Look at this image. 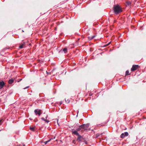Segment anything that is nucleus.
<instances>
[{"mask_svg":"<svg viewBox=\"0 0 146 146\" xmlns=\"http://www.w3.org/2000/svg\"><path fill=\"white\" fill-rule=\"evenodd\" d=\"M64 51L65 53H67V49L66 48H65L63 49L62 50H61L60 52Z\"/></svg>","mask_w":146,"mask_h":146,"instance_id":"nucleus-8","label":"nucleus"},{"mask_svg":"<svg viewBox=\"0 0 146 146\" xmlns=\"http://www.w3.org/2000/svg\"><path fill=\"white\" fill-rule=\"evenodd\" d=\"M29 88V87H26V88H24V89H26V88Z\"/></svg>","mask_w":146,"mask_h":146,"instance_id":"nucleus-20","label":"nucleus"},{"mask_svg":"<svg viewBox=\"0 0 146 146\" xmlns=\"http://www.w3.org/2000/svg\"><path fill=\"white\" fill-rule=\"evenodd\" d=\"M139 66L138 65H133L132 66V68H131V71H134L137 70Z\"/></svg>","mask_w":146,"mask_h":146,"instance_id":"nucleus-4","label":"nucleus"},{"mask_svg":"<svg viewBox=\"0 0 146 146\" xmlns=\"http://www.w3.org/2000/svg\"><path fill=\"white\" fill-rule=\"evenodd\" d=\"M85 142L86 143V141Z\"/></svg>","mask_w":146,"mask_h":146,"instance_id":"nucleus-24","label":"nucleus"},{"mask_svg":"<svg viewBox=\"0 0 146 146\" xmlns=\"http://www.w3.org/2000/svg\"><path fill=\"white\" fill-rule=\"evenodd\" d=\"M111 43V42H109L108 44H106V45H108L110 44Z\"/></svg>","mask_w":146,"mask_h":146,"instance_id":"nucleus-19","label":"nucleus"},{"mask_svg":"<svg viewBox=\"0 0 146 146\" xmlns=\"http://www.w3.org/2000/svg\"><path fill=\"white\" fill-rule=\"evenodd\" d=\"M41 119L42 120H43L45 121H46V122L47 123H48L49 122V121L47 119H46L43 117H42Z\"/></svg>","mask_w":146,"mask_h":146,"instance_id":"nucleus-12","label":"nucleus"},{"mask_svg":"<svg viewBox=\"0 0 146 146\" xmlns=\"http://www.w3.org/2000/svg\"><path fill=\"white\" fill-rule=\"evenodd\" d=\"M47 116L46 117V118H47Z\"/></svg>","mask_w":146,"mask_h":146,"instance_id":"nucleus-22","label":"nucleus"},{"mask_svg":"<svg viewBox=\"0 0 146 146\" xmlns=\"http://www.w3.org/2000/svg\"><path fill=\"white\" fill-rule=\"evenodd\" d=\"M2 121V120H0V125H1V121Z\"/></svg>","mask_w":146,"mask_h":146,"instance_id":"nucleus-18","label":"nucleus"},{"mask_svg":"<svg viewBox=\"0 0 146 146\" xmlns=\"http://www.w3.org/2000/svg\"><path fill=\"white\" fill-rule=\"evenodd\" d=\"M89 126V124L88 123L87 124H84L82 125H80L79 127L77 128L76 130L77 131H83L82 129H84V130H87V128H88Z\"/></svg>","mask_w":146,"mask_h":146,"instance_id":"nucleus-3","label":"nucleus"},{"mask_svg":"<svg viewBox=\"0 0 146 146\" xmlns=\"http://www.w3.org/2000/svg\"><path fill=\"white\" fill-rule=\"evenodd\" d=\"M23 146H25V145H23Z\"/></svg>","mask_w":146,"mask_h":146,"instance_id":"nucleus-25","label":"nucleus"},{"mask_svg":"<svg viewBox=\"0 0 146 146\" xmlns=\"http://www.w3.org/2000/svg\"><path fill=\"white\" fill-rule=\"evenodd\" d=\"M22 32H24V31L23 30H22Z\"/></svg>","mask_w":146,"mask_h":146,"instance_id":"nucleus-21","label":"nucleus"},{"mask_svg":"<svg viewBox=\"0 0 146 146\" xmlns=\"http://www.w3.org/2000/svg\"><path fill=\"white\" fill-rule=\"evenodd\" d=\"M127 5H129L131 4V3L129 1H127L126 2Z\"/></svg>","mask_w":146,"mask_h":146,"instance_id":"nucleus-16","label":"nucleus"},{"mask_svg":"<svg viewBox=\"0 0 146 146\" xmlns=\"http://www.w3.org/2000/svg\"><path fill=\"white\" fill-rule=\"evenodd\" d=\"M78 131H76L75 129H72V132L73 134H74L78 136V137L76 140L78 142H80L83 140H85L84 139L82 136H81L79 134Z\"/></svg>","mask_w":146,"mask_h":146,"instance_id":"nucleus-1","label":"nucleus"},{"mask_svg":"<svg viewBox=\"0 0 146 146\" xmlns=\"http://www.w3.org/2000/svg\"><path fill=\"white\" fill-rule=\"evenodd\" d=\"M113 8L114 12L116 14L121 13L122 11V8L118 4H117L116 5H114Z\"/></svg>","mask_w":146,"mask_h":146,"instance_id":"nucleus-2","label":"nucleus"},{"mask_svg":"<svg viewBox=\"0 0 146 146\" xmlns=\"http://www.w3.org/2000/svg\"><path fill=\"white\" fill-rule=\"evenodd\" d=\"M102 134H103V133H102L101 134V135H102Z\"/></svg>","mask_w":146,"mask_h":146,"instance_id":"nucleus-26","label":"nucleus"},{"mask_svg":"<svg viewBox=\"0 0 146 146\" xmlns=\"http://www.w3.org/2000/svg\"><path fill=\"white\" fill-rule=\"evenodd\" d=\"M129 134L127 132H125L124 133H122L120 136L121 138H124L125 136H127Z\"/></svg>","mask_w":146,"mask_h":146,"instance_id":"nucleus-6","label":"nucleus"},{"mask_svg":"<svg viewBox=\"0 0 146 146\" xmlns=\"http://www.w3.org/2000/svg\"><path fill=\"white\" fill-rule=\"evenodd\" d=\"M34 112L36 115L38 114L39 116L40 115L41 113V110H35Z\"/></svg>","mask_w":146,"mask_h":146,"instance_id":"nucleus-5","label":"nucleus"},{"mask_svg":"<svg viewBox=\"0 0 146 146\" xmlns=\"http://www.w3.org/2000/svg\"><path fill=\"white\" fill-rule=\"evenodd\" d=\"M95 36H89L88 37V39L90 40H91L95 37Z\"/></svg>","mask_w":146,"mask_h":146,"instance_id":"nucleus-10","label":"nucleus"},{"mask_svg":"<svg viewBox=\"0 0 146 146\" xmlns=\"http://www.w3.org/2000/svg\"><path fill=\"white\" fill-rule=\"evenodd\" d=\"M55 137H54V139H55Z\"/></svg>","mask_w":146,"mask_h":146,"instance_id":"nucleus-23","label":"nucleus"},{"mask_svg":"<svg viewBox=\"0 0 146 146\" xmlns=\"http://www.w3.org/2000/svg\"><path fill=\"white\" fill-rule=\"evenodd\" d=\"M72 143L74 144H76V141L75 140H73L72 141Z\"/></svg>","mask_w":146,"mask_h":146,"instance_id":"nucleus-17","label":"nucleus"},{"mask_svg":"<svg viewBox=\"0 0 146 146\" xmlns=\"http://www.w3.org/2000/svg\"><path fill=\"white\" fill-rule=\"evenodd\" d=\"M30 129L33 131H34L36 128L35 127H30Z\"/></svg>","mask_w":146,"mask_h":146,"instance_id":"nucleus-11","label":"nucleus"},{"mask_svg":"<svg viewBox=\"0 0 146 146\" xmlns=\"http://www.w3.org/2000/svg\"><path fill=\"white\" fill-rule=\"evenodd\" d=\"M24 44H21V45H20L19 46V48L21 49V48H23V46H24Z\"/></svg>","mask_w":146,"mask_h":146,"instance_id":"nucleus-15","label":"nucleus"},{"mask_svg":"<svg viewBox=\"0 0 146 146\" xmlns=\"http://www.w3.org/2000/svg\"><path fill=\"white\" fill-rule=\"evenodd\" d=\"M5 85V83L3 81L0 82V89L2 88Z\"/></svg>","mask_w":146,"mask_h":146,"instance_id":"nucleus-7","label":"nucleus"},{"mask_svg":"<svg viewBox=\"0 0 146 146\" xmlns=\"http://www.w3.org/2000/svg\"><path fill=\"white\" fill-rule=\"evenodd\" d=\"M52 139H50L49 140H48V141H46L45 142H44L43 143L45 144H46L48 142H49V141H50V140H52Z\"/></svg>","mask_w":146,"mask_h":146,"instance_id":"nucleus-13","label":"nucleus"},{"mask_svg":"<svg viewBox=\"0 0 146 146\" xmlns=\"http://www.w3.org/2000/svg\"><path fill=\"white\" fill-rule=\"evenodd\" d=\"M130 74H129V72L128 70H127L125 72V75H130Z\"/></svg>","mask_w":146,"mask_h":146,"instance_id":"nucleus-14","label":"nucleus"},{"mask_svg":"<svg viewBox=\"0 0 146 146\" xmlns=\"http://www.w3.org/2000/svg\"><path fill=\"white\" fill-rule=\"evenodd\" d=\"M14 82L13 79H9L8 81V83L10 84H11Z\"/></svg>","mask_w":146,"mask_h":146,"instance_id":"nucleus-9","label":"nucleus"}]
</instances>
